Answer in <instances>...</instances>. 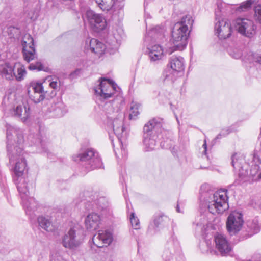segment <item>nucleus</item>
Masks as SVG:
<instances>
[{"instance_id":"1","label":"nucleus","mask_w":261,"mask_h":261,"mask_svg":"<svg viewBox=\"0 0 261 261\" xmlns=\"http://www.w3.org/2000/svg\"><path fill=\"white\" fill-rule=\"evenodd\" d=\"M199 198L209 212L214 215L222 214L229 208L228 197L225 191L215 192L207 184L201 186Z\"/></svg>"},{"instance_id":"2","label":"nucleus","mask_w":261,"mask_h":261,"mask_svg":"<svg viewBox=\"0 0 261 261\" xmlns=\"http://www.w3.org/2000/svg\"><path fill=\"white\" fill-rule=\"evenodd\" d=\"M193 22L191 15H186L174 24L172 29V38L170 39L172 46L169 47L168 51L170 54L175 50H182L186 47L191 31L190 29Z\"/></svg>"},{"instance_id":"3","label":"nucleus","mask_w":261,"mask_h":261,"mask_svg":"<svg viewBox=\"0 0 261 261\" xmlns=\"http://www.w3.org/2000/svg\"><path fill=\"white\" fill-rule=\"evenodd\" d=\"M105 109L108 114L110 115L111 112L115 113L114 116H116V117L114 119H113L112 116L109 115L108 116V118L113 120L112 125L113 131L118 138L121 150L124 149L123 141H124L126 138L127 133L124 126V114L122 112H119L118 111L114 112L110 102L105 104Z\"/></svg>"},{"instance_id":"4","label":"nucleus","mask_w":261,"mask_h":261,"mask_svg":"<svg viewBox=\"0 0 261 261\" xmlns=\"http://www.w3.org/2000/svg\"><path fill=\"white\" fill-rule=\"evenodd\" d=\"M84 239L83 230L78 224L70 227L62 238L61 243L65 248L74 249L80 246Z\"/></svg>"},{"instance_id":"5","label":"nucleus","mask_w":261,"mask_h":261,"mask_svg":"<svg viewBox=\"0 0 261 261\" xmlns=\"http://www.w3.org/2000/svg\"><path fill=\"white\" fill-rule=\"evenodd\" d=\"M73 159L76 162L84 163V166L88 171L100 168L102 166L98 153L92 148L87 149L73 156Z\"/></svg>"},{"instance_id":"6","label":"nucleus","mask_w":261,"mask_h":261,"mask_svg":"<svg viewBox=\"0 0 261 261\" xmlns=\"http://www.w3.org/2000/svg\"><path fill=\"white\" fill-rule=\"evenodd\" d=\"M24 180L18 184V191L22 200V204L25 210V213L31 218H33L35 212L37 208L38 203L35 199L29 196V187H25Z\"/></svg>"},{"instance_id":"7","label":"nucleus","mask_w":261,"mask_h":261,"mask_svg":"<svg viewBox=\"0 0 261 261\" xmlns=\"http://www.w3.org/2000/svg\"><path fill=\"white\" fill-rule=\"evenodd\" d=\"M99 84L94 88L95 94L100 99H106L112 97L116 90L117 85L110 79L101 78Z\"/></svg>"},{"instance_id":"8","label":"nucleus","mask_w":261,"mask_h":261,"mask_svg":"<svg viewBox=\"0 0 261 261\" xmlns=\"http://www.w3.org/2000/svg\"><path fill=\"white\" fill-rule=\"evenodd\" d=\"M46 82L43 83L32 82L27 85V94L29 98L35 103L42 101L49 91L44 89Z\"/></svg>"},{"instance_id":"9","label":"nucleus","mask_w":261,"mask_h":261,"mask_svg":"<svg viewBox=\"0 0 261 261\" xmlns=\"http://www.w3.org/2000/svg\"><path fill=\"white\" fill-rule=\"evenodd\" d=\"M170 65L171 69L165 70L162 77L164 81L172 83L176 79L174 73L184 70V59L180 57H172L170 60Z\"/></svg>"},{"instance_id":"10","label":"nucleus","mask_w":261,"mask_h":261,"mask_svg":"<svg viewBox=\"0 0 261 261\" xmlns=\"http://www.w3.org/2000/svg\"><path fill=\"white\" fill-rule=\"evenodd\" d=\"M234 27L238 33L248 38H252L256 34V27L253 21L247 18H237Z\"/></svg>"},{"instance_id":"11","label":"nucleus","mask_w":261,"mask_h":261,"mask_svg":"<svg viewBox=\"0 0 261 261\" xmlns=\"http://www.w3.org/2000/svg\"><path fill=\"white\" fill-rule=\"evenodd\" d=\"M243 224L244 220L242 213L237 211L232 212L227 219V230L231 235L234 234L241 229Z\"/></svg>"},{"instance_id":"12","label":"nucleus","mask_w":261,"mask_h":261,"mask_svg":"<svg viewBox=\"0 0 261 261\" xmlns=\"http://www.w3.org/2000/svg\"><path fill=\"white\" fill-rule=\"evenodd\" d=\"M87 20L92 29L97 32L103 30L107 27L105 18L100 14L95 13L92 10H87L86 13Z\"/></svg>"},{"instance_id":"13","label":"nucleus","mask_w":261,"mask_h":261,"mask_svg":"<svg viewBox=\"0 0 261 261\" xmlns=\"http://www.w3.org/2000/svg\"><path fill=\"white\" fill-rule=\"evenodd\" d=\"M23 58L27 62L35 59L36 58L34 40L30 34H25L21 41Z\"/></svg>"},{"instance_id":"14","label":"nucleus","mask_w":261,"mask_h":261,"mask_svg":"<svg viewBox=\"0 0 261 261\" xmlns=\"http://www.w3.org/2000/svg\"><path fill=\"white\" fill-rule=\"evenodd\" d=\"M215 32L220 39H225L230 37L232 29L229 20L226 19H219L215 23Z\"/></svg>"},{"instance_id":"15","label":"nucleus","mask_w":261,"mask_h":261,"mask_svg":"<svg viewBox=\"0 0 261 261\" xmlns=\"http://www.w3.org/2000/svg\"><path fill=\"white\" fill-rule=\"evenodd\" d=\"M216 249L222 256H225L231 250V246L226 237L222 233H217L214 236Z\"/></svg>"},{"instance_id":"16","label":"nucleus","mask_w":261,"mask_h":261,"mask_svg":"<svg viewBox=\"0 0 261 261\" xmlns=\"http://www.w3.org/2000/svg\"><path fill=\"white\" fill-rule=\"evenodd\" d=\"M170 222V219L164 215H160L154 216L153 223H151L148 228V232L151 234H154L163 228L167 226Z\"/></svg>"},{"instance_id":"17","label":"nucleus","mask_w":261,"mask_h":261,"mask_svg":"<svg viewBox=\"0 0 261 261\" xmlns=\"http://www.w3.org/2000/svg\"><path fill=\"white\" fill-rule=\"evenodd\" d=\"M112 241V234L109 230H99L92 238L94 245L98 248L109 245Z\"/></svg>"},{"instance_id":"18","label":"nucleus","mask_w":261,"mask_h":261,"mask_svg":"<svg viewBox=\"0 0 261 261\" xmlns=\"http://www.w3.org/2000/svg\"><path fill=\"white\" fill-rule=\"evenodd\" d=\"M27 167V163L25 160L21 158L20 161L17 162L15 165L14 172L15 174V177H14V181L16 185L17 188L18 189V184L19 182H22V180H24L25 187L28 186V180L23 176L24 171L25 170Z\"/></svg>"},{"instance_id":"19","label":"nucleus","mask_w":261,"mask_h":261,"mask_svg":"<svg viewBox=\"0 0 261 261\" xmlns=\"http://www.w3.org/2000/svg\"><path fill=\"white\" fill-rule=\"evenodd\" d=\"M12 114L15 117L20 119L22 122H25L30 116V108L27 105L19 103L14 107Z\"/></svg>"},{"instance_id":"20","label":"nucleus","mask_w":261,"mask_h":261,"mask_svg":"<svg viewBox=\"0 0 261 261\" xmlns=\"http://www.w3.org/2000/svg\"><path fill=\"white\" fill-rule=\"evenodd\" d=\"M100 216L96 213L89 214L85 219V224L86 228L90 231L96 230L100 223Z\"/></svg>"},{"instance_id":"21","label":"nucleus","mask_w":261,"mask_h":261,"mask_svg":"<svg viewBox=\"0 0 261 261\" xmlns=\"http://www.w3.org/2000/svg\"><path fill=\"white\" fill-rule=\"evenodd\" d=\"M7 138L8 139L7 143V150L9 154H10L11 152V136L13 134H15L17 136V142L19 144H20L23 142V137L21 135L20 132L17 130L14 127L11 126L9 124H7Z\"/></svg>"},{"instance_id":"22","label":"nucleus","mask_w":261,"mask_h":261,"mask_svg":"<svg viewBox=\"0 0 261 261\" xmlns=\"http://www.w3.org/2000/svg\"><path fill=\"white\" fill-rule=\"evenodd\" d=\"M88 41L86 40V46L89 47L91 51L97 55H101L103 54L107 46L97 39L93 38Z\"/></svg>"},{"instance_id":"23","label":"nucleus","mask_w":261,"mask_h":261,"mask_svg":"<svg viewBox=\"0 0 261 261\" xmlns=\"http://www.w3.org/2000/svg\"><path fill=\"white\" fill-rule=\"evenodd\" d=\"M0 74L2 77L6 80H13L15 73L14 66L9 63H5L0 65Z\"/></svg>"},{"instance_id":"24","label":"nucleus","mask_w":261,"mask_h":261,"mask_svg":"<svg viewBox=\"0 0 261 261\" xmlns=\"http://www.w3.org/2000/svg\"><path fill=\"white\" fill-rule=\"evenodd\" d=\"M148 54L151 61L155 62L161 60L163 56V49L159 45H154L148 47Z\"/></svg>"},{"instance_id":"25","label":"nucleus","mask_w":261,"mask_h":261,"mask_svg":"<svg viewBox=\"0 0 261 261\" xmlns=\"http://www.w3.org/2000/svg\"><path fill=\"white\" fill-rule=\"evenodd\" d=\"M38 222L39 226L46 231L51 232L55 229L54 226L48 218L43 216L39 217Z\"/></svg>"},{"instance_id":"26","label":"nucleus","mask_w":261,"mask_h":261,"mask_svg":"<svg viewBox=\"0 0 261 261\" xmlns=\"http://www.w3.org/2000/svg\"><path fill=\"white\" fill-rule=\"evenodd\" d=\"M247 227L249 229V232L250 233L249 236H251L254 234L257 233L260 231L261 224L259 223L257 219H254L251 221H248L247 222Z\"/></svg>"},{"instance_id":"27","label":"nucleus","mask_w":261,"mask_h":261,"mask_svg":"<svg viewBox=\"0 0 261 261\" xmlns=\"http://www.w3.org/2000/svg\"><path fill=\"white\" fill-rule=\"evenodd\" d=\"M143 143L146 151H150L155 148L157 136L153 137L151 136H143Z\"/></svg>"},{"instance_id":"28","label":"nucleus","mask_w":261,"mask_h":261,"mask_svg":"<svg viewBox=\"0 0 261 261\" xmlns=\"http://www.w3.org/2000/svg\"><path fill=\"white\" fill-rule=\"evenodd\" d=\"M116 0H95L98 6L104 10L109 11L113 8Z\"/></svg>"},{"instance_id":"29","label":"nucleus","mask_w":261,"mask_h":261,"mask_svg":"<svg viewBox=\"0 0 261 261\" xmlns=\"http://www.w3.org/2000/svg\"><path fill=\"white\" fill-rule=\"evenodd\" d=\"M148 122L157 135L162 127L163 119L160 118H154L150 120Z\"/></svg>"},{"instance_id":"30","label":"nucleus","mask_w":261,"mask_h":261,"mask_svg":"<svg viewBox=\"0 0 261 261\" xmlns=\"http://www.w3.org/2000/svg\"><path fill=\"white\" fill-rule=\"evenodd\" d=\"M164 32L165 29L164 28L160 26H156L150 30L149 33L151 36H154L153 37L155 40H160L164 37Z\"/></svg>"},{"instance_id":"31","label":"nucleus","mask_w":261,"mask_h":261,"mask_svg":"<svg viewBox=\"0 0 261 261\" xmlns=\"http://www.w3.org/2000/svg\"><path fill=\"white\" fill-rule=\"evenodd\" d=\"M231 164L234 170L242 168V163L243 159L238 153H234L231 158Z\"/></svg>"},{"instance_id":"32","label":"nucleus","mask_w":261,"mask_h":261,"mask_svg":"<svg viewBox=\"0 0 261 261\" xmlns=\"http://www.w3.org/2000/svg\"><path fill=\"white\" fill-rule=\"evenodd\" d=\"M19 67L17 68V74H15L14 77L18 81L23 80L27 74L25 68L23 65H19Z\"/></svg>"},{"instance_id":"33","label":"nucleus","mask_w":261,"mask_h":261,"mask_svg":"<svg viewBox=\"0 0 261 261\" xmlns=\"http://www.w3.org/2000/svg\"><path fill=\"white\" fill-rule=\"evenodd\" d=\"M58 79H56L55 81H50L49 80L48 81V82H49L48 85L49 87L53 89L51 92L49 91L47 94V95L50 97L55 96L56 94L55 90H58L60 88V84L58 83Z\"/></svg>"},{"instance_id":"34","label":"nucleus","mask_w":261,"mask_h":261,"mask_svg":"<svg viewBox=\"0 0 261 261\" xmlns=\"http://www.w3.org/2000/svg\"><path fill=\"white\" fill-rule=\"evenodd\" d=\"M140 105L136 102H132L130 109L129 118L130 119H135V118L139 115V108Z\"/></svg>"},{"instance_id":"35","label":"nucleus","mask_w":261,"mask_h":261,"mask_svg":"<svg viewBox=\"0 0 261 261\" xmlns=\"http://www.w3.org/2000/svg\"><path fill=\"white\" fill-rule=\"evenodd\" d=\"M143 136H151L153 137L157 136V135L154 132L153 129H152V127L149 124L148 122L145 124L143 127Z\"/></svg>"},{"instance_id":"36","label":"nucleus","mask_w":261,"mask_h":261,"mask_svg":"<svg viewBox=\"0 0 261 261\" xmlns=\"http://www.w3.org/2000/svg\"><path fill=\"white\" fill-rule=\"evenodd\" d=\"M258 0H248L245 2L242 3L238 8V11H244L249 8L253 4L256 3Z\"/></svg>"},{"instance_id":"37","label":"nucleus","mask_w":261,"mask_h":261,"mask_svg":"<svg viewBox=\"0 0 261 261\" xmlns=\"http://www.w3.org/2000/svg\"><path fill=\"white\" fill-rule=\"evenodd\" d=\"M134 213H132L130 216V221L132 226L135 229L139 228V220L137 217H135Z\"/></svg>"},{"instance_id":"38","label":"nucleus","mask_w":261,"mask_h":261,"mask_svg":"<svg viewBox=\"0 0 261 261\" xmlns=\"http://www.w3.org/2000/svg\"><path fill=\"white\" fill-rule=\"evenodd\" d=\"M98 204L102 211L107 210L109 207V203L105 197H100L98 200Z\"/></svg>"},{"instance_id":"39","label":"nucleus","mask_w":261,"mask_h":261,"mask_svg":"<svg viewBox=\"0 0 261 261\" xmlns=\"http://www.w3.org/2000/svg\"><path fill=\"white\" fill-rule=\"evenodd\" d=\"M255 17L261 23V5H258L254 8Z\"/></svg>"},{"instance_id":"40","label":"nucleus","mask_w":261,"mask_h":261,"mask_svg":"<svg viewBox=\"0 0 261 261\" xmlns=\"http://www.w3.org/2000/svg\"><path fill=\"white\" fill-rule=\"evenodd\" d=\"M28 68L31 70H37L40 71L43 69V66L40 62H37L35 64H31Z\"/></svg>"},{"instance_id":"41","label":"nucleus","mask_w":261,"mask_h":261,"mask_svg":"<svg viewBox=\"0 0 261 261\" xmlns=\"http://www.w3.org/2000/svg\"><path fill=\"white\" fill-rule=\"evenodd\" d=\"M28 68L31 70H37L40 71L43 69V66L40 62H37L35 64H31Z\"/></svg>"},{"instance_id":"42","label":"nucleus","mask_w":261,"mask_h":261,"mask_svg":"<svg viewBox=\"0 0 261 261\" xmlns=\"http://www.w3.org/2000/svg\"><path fill=\"white\" fill-rule=\"evenodd\" d=\"M53 112V115L58 117H60L64 115L63 111L59 106L56 107V108L54 109Z\"/></svg>"},{"instance_id":"43","label":"nucleus","mask_w":261,"mask_h":261,"mask_svg":"<svg viewBox=\"0 0 261 261\" xmlns=\"http://www.w3.org/2000/svg\"><path fill=\"white\" fill-rule=\"evenodd\" d=\"M172 257V253L169 250H165L162 254V257L165 261H169Z\"/></svg>"},{"instance_id":"44","label":"nucleus","mask_w":261,"mask_h":261,"mask_svg":"<svg viewBox=\"0 0 261 261\" xmlns=\"http://www.w3.org/2000/svg\"><path fill=\"white\" fill-rule=\"evenodd\" d=\"M82 70L81 69H77L70 73L69 77L71 80L76 79L80 76V75L82 74Z\"/></svg>"},{"instance_id":"45","label":"nucleus","mask_w":261,"mask_h":261,"mask_svg":"<svg viewBox=\"0 0 261 261\" xmlns=\"http://www.w3.org/2000/svg\"><path fill=\"white\" fill-rule=\"evenodd\" d=\"M50 261H66L59 253L51 255Z\"/></svg>"},{"instance_id":"46","label":"nucleus","mask_w":261,"mask_h":261,"mask_svg":"<svg viewBox=\"0 0 261 261\" xmlns=\"http://www.w3.org/2000/svg\"><path fill=\"white\" fill-rule=\"evenodd\" d=\"M239 170L238 175L241 179H244V178L247 175L248 172L246 170H243V167L240 168Z\"/></svg>"},{"instance_id":"47","label":"nucleus","mask_w":261,"mask_h":261,"mask_svg":"<svg viewBox=\"0 0 261 261\" xmlns=\"http://www.w3.org/2000/svg\"><path fill=\"white\" fill-rule=\"evenodd\" d=\"M254 60L255 62L261 64V55H255L254 57Z\"/></svg>"},{"instance_id":"48","label":"nucleus","mask_w":261,"mask_h":261,"mask_svg":"<svg viewBox=\"0 0 261 261\" xmlns=\"http://www.w3.org/2000/svg\"><path fill=\"white\" fill-rule=\"evenodd\" d=\"M230 55L235 59H239L241 57L242 54L240 52H239L234 54H232L230 53Z\"/></svg>"},{"instance_id":"49","label":"nucleus","mask_w":261,"mask_h":261,"mask_svg":"<svg viewBox=\"0 0 261 261\" xmlns=\"http://www.w3.org/2000/svg\"><path fill=\"white\" fill-rule=\"evenodd\" d=\"M203 147L204 148V154H206V151H207V145H206V141H205V142L203 144Z\"/></svg>"},{"instance_id":"50","label":"nucleus","mask_w":261,"mask_h":261,"mask_svg":"<svg viewBox=\"0 0 261 261\" xmlns=\"http://www.w3.org/2000/svg\"><path fill=\"white\" fill-rule=\"evenodd\" d=\"M18 149L19 150V151H18L17 150V151L18 152V153H19V155H20V154H21V152H22V149H21V148H18Z\"/></svg>"},{"instance_id":"51","label":"nucleus","mask_w":261,"mask_h":261,"mask_svg":"<svg viewBox=\"0 0 261 261\" xmlns=\"http://www.w3.org/2000/svg\"><path fill=\"white\" fill-rule=\"evenodd\" d=\"M176 210H177V211L178 212H180L179 207L178 205H177V206Z\"/></svg>"},{"instance_id":"52","label":"nucleus","mask_w":261,"mask_h":261,"mask_svg":"<svg viewBox=\"0 0 261 261\" xmlns=\"http://www.w3.org/2000/svg\"><path fill=\"white\" fill-rule=\"evenodd\" d=\"M218 17V14H217V12H216V19L217 20Z\"/></svg>"},{"instance_id":"53","label":"nucleus","mask_w":261,"mask_h":261,"mask_svg":"<svg viewBox=\"0 0 261 261\" xmlns=\"http://www.w3.org/2000/svg\"><path fill=\"white\" fill-rule=\"evenodd\" d=\"M10 160L11 161L13 160V156L11 155V156H10Z\"/></svg>"},{"instance_id":"54","label":"nucleus","mask_w":261,"mask_h":261,"mask_svg":"<svg viewBox=\"0 0 261 261\" xmlns=\"http://www.w3.org/2000/svg\"><path fill=\"white\" fill-rule=\"evenodd\" d=\"M206 243L207 244V245H208V247L209 248V246H208V241H206Z\"/></svg>"},{"instance_id":"55","label":"nucleus","mask_w":261,"mask_h":261,"mask_svg":"<svg viewBox=\"0 0 261 261\" xmlns=\"http://www.w3.org/2000/svg\"><path fill=\"white\" fill-rule=\"evenodd\" d=\"M259 206L260 209L261 210V202L260 203Z\"/></svg>"},{"instance_id":"56","label":"nucleus","mask_w":261,"mask_h":261,"mask_svg":"<svg viewBox=\"0 0 261 261\" xmlns=\"http://www.w3.org/2000/svg\"><path fill=\"white\" fill-rule=\"evenodd\" d=\"M220 135H221L220 134V135H218V136H217V138H219V136H220Z\"/></svg>"},{"instance_id":"57","label":"nucleus","mask_w":261,"mask_h":261,"mask_svg":"<svg viewBox=\"0 0 261 261\" xmlns=\"http://www.w3.org/2000/svg\"><path fill=\"white\" fill-rule=\"evenodd\" d=\"M41 141L40 140H39L38 141V143H41Z\"/></svg>"}]
</instances>
